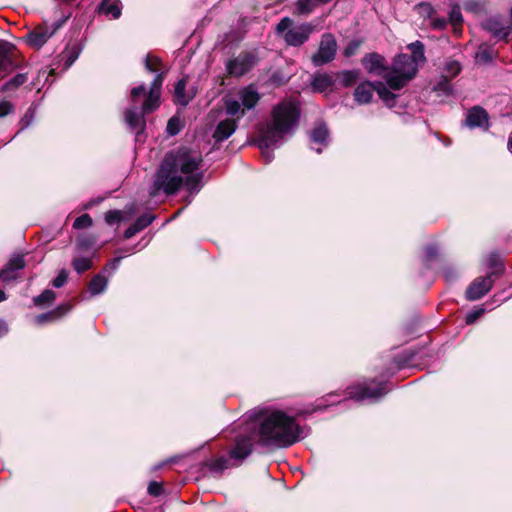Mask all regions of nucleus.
<instances>
[{
    "label": "nucleus",
    "instance_id": "obj_1",
    "mask_svg": "<svg viewBox=\"0 0 512 512\" xmlns=\"http://www.w3.org/2000/svg\"><path fill=\"white\" fill-rule=\"evenodd\" d=\"M245 426L235 436L228 450L229 458L219 456L209 462L213 472H222L232 465L241 464L253 450L257 440L267 447L286 448L300 441L302 428L295 418L280 410L252 412L244 420Z\"/></svg>",
    "mask_w": 512,
    "mask_h": 512
},
{
    "label": "nucleus",
    "instance_id": "obj_2",
    "mask_svg": "<svg viewBox=\"0 0 512 512\" xmlns=\"http://www.w3.org/2000/svg\"><path fill=\"white\" fill-rule=\"evenodd\" d=\"M201 162V155L186 147L167 153L155 174L150 195L156 196L161 190L168 195L174 194L183 183L189 191H198L203 173L196 171Z\"/></svg>",
    "mask_w": 512,
    "mask_h": 512
},
{
    "label": "nucleus",
    "instance_id": "obj_3",
    "mask_svg": "<svg viewBox=\"0 0 512 512\" xmlns=\"http://www.w3.org/2000/svg\"><path fill=\"white\" fill-rule=\"evenodd\" d=\"M299 117L300 111L292 102L284 101L274 107L271 122L260 132L257 139V146L265 163H270L274 157L270 148L279 147L283 143L284 137L297 126Z\"/></svg>",
    "mask_w": 512,
    "mask_h": 512
},
{
    "label": "nucleus",
    "instance_id": "obj_4",
    "mask_svg": "<svg viewBox=\"0 0 512 512\" xmlns=\"http://www.w3.org/2000/svg\"><path fill=\"white\" fill-rule=\"evenodd\" d=\"M165 78L164 72H157L147 93L144 84L134 87L130 91V99L133 106L126 110L125 121L137 136L143 131L145 120L143 114L155 111L160 105L161 88Z\"/></svg>",
    "mask_w": 512,
    "mask_h": 512
},
{
    "label": "nucleus",
    "instance_id": "obj_5",
    "mask_svg": "<svg viewBox=\"0 0 512 512\" xmlns=\"http://www.w3.org/2000/svg\"><path fill=\"white\" fill-rule=\"evenodd\" d=\"M293 21L289 17H284L276 26V32L283 35L285 42L290 46H300L304 44L313 32L310 24H301L292 27Z\"/></svg>",
    "mask_w": 512,
    "mask_h": 512
},
{
    "label": "nucleus",
    "instance_id": "obj_6",
    "mask_svg": "<svg viewBox=\"0 0 512 512\" xmlns=\"http://www.w3.org/2000/svg\"><path fill=\"white\" fill-rule=\"evenodd\" d=\"M258 54L255 50L242 51L225 63L226 72L231 77H242L249 73L258 63Z\"/></svg>",
    "mask_w": 512,
    "mask_h": 512
},
{
    "label": "nucleus",
    "instance_id": "obj_7",
    "mask_svg": "<svg viewBox=\"0 0 512 512\" xmlns=\"http://www.w3.org/2000/svg\"><path fill=\"white\" fill-rule=\"evenodd\" d=\"M388 391L389 389L387 388L386 382H377L376 380H371L370 382H365L361 385L350 387L348 394L349 398L356 401H362L365 399L376 401L384 396Z\"/></svg>",
    "mask_w": 512,
    "mask_h": 512
},
{
    "label": "nucleus",
    "instance_id": "obj_8",
    "mask_svg": "<svg viewBox=\"0 0 512 512\" xmlns=\"http://www.w3.org/2000/svg\"><path fill=\"white\" fill-rule=\"evenodd\" d=\"M71 16V13L63 15L62 18L52 24L51 27L46 25L37 26L30 31L26 36V42L29 46L34 48L42 47L48 39L65 23Z\"/></svg>",
    "mask_w": 512,
    "mask_h": 512
},
{
    "label": "nucleus",
    "instance_id": "obj_9",
    "mask_svg": "<svg viewBox=\"0 0 512 512\" xmlns=\"http://www.w3.org/2000/svg\"><path fill=\"white\" fill-rule=\"evenodd\" d=\"M337 43L335 37L326 33L322 36L318 51L312 56L315 66H322L335 58Z\"/></svg>",
    "mask_w": 512,
    "mask_h": 512
},
{
    "label": "nucleus",
    "instance_id": "obj_10",
    "mask_svg": "<svg viewBox=\"0 0 512 512\" xmlns=\"http://www.w3.org/2000/svg\"><path fill=\"white\" fill-rule=\"evenodd\" d=\"M482 27L498 40L507 41L511 33V27L505 23L501 15H493L487 18L482 23Z\"/></svg>",
    "mask_w": 512,
    "mask_h": 512
},
{
    "label": "nucleus",
    "instance_id": "obj_11",
    "mask_svg": "<svg viewBox=\"0 0 512 512\" xmlns=\"http://www.w3.org/2000/svg\"><path fill=\"white\" fill-rule=\"evenodd\" d=\"M494 279L491 275L476 278L466 290V298L475 301L486 295L492 288Z\"/></svg>",
    "mask_w": 512,
    "mask_h": 512
},
{
    "label": "nucleus",
    "instance_id": "obj_12",
    "mask_svg": "<svg viewBox=\"0 0 512 512\" xmlns=\"http://www.w3.org/2000/svg\"><path fill=\"white\" fill-rule=\"evenodd\" d=\"M392 69L408 78H414L418 71V65L410 55L400 54L395 58Z\"/></svg>",
    "mask_w": 512,
    "mask_h": 512
},
{
    "label": "nucleus",
    "instance_id": "obj_13",
    "mask_svg": "<svg viewBox=\"0 0 512 512\" xmlns=\"http://www.w3.org/2000/svg\"><path fill=\"white\" fill-rule=\"evenodd\" d=\"M25 267V261L22 255L13 256L7 264L0 270V280L9 282L17 279V271Z\"/></svg>",
    "mask_w": 512,
    "mask_h": 512
},
{
    "label": "nucleus",
    "instance_id": "obj_14",
    "mask_svg": "<svg viewBox=\"0 0 512 512\" xmlns=\"http://www.w3.org/2000/svg\"><path fill=\"white\" fill-rule=\"evenodd\" d=\"M466 124L470 128H484L488 129L489 127V116L485 109L479 106H475L471 108L466 117Z\"/></svg>",
    "mask_w": 512,
    "mask_h": 512
},
{
    "label": "nucleus",
    "instance_id": "obj_15",
    "mask_svg": "<svg viewBox=\"0 0 512 512\" xmlns=\"http://www.w3.org/2000/svg\"><path fill=\"white\" fill-rule=\"evenodd\" d=\"M239 101L246 110L253 109L261 99V95L253 84H249L238 92Z\"/></svg>",
    "mask_w": 512,
    "mask_h": 512
},
{
    "label": "nucleus",
    "instance_id": "obj_16",
    "mask_svg": "<svg viewBox=\"0 0 512 512\" xmlns=\"http://www.w3.org/2000/svg\"><path fill=\"white\" fill-rule=\"evenodd\" d=\"M362 64L370 74L382 76L387 68L384 65V58L377 53H370L362 59Z\"/></svg>",
    "mask_w": 512,
    "mask_h": 512
},
{
    "label": "nucleus",
    "instance_id": "obj_17",
    "mask_svg": "<svg viewBox=\"0 0 512 512\" xmlns=\"http://www.w3.org/2000/svg\"><path fill=\"white\" fill-rule=\"evenodd\" d=\"M9 52V43L0 41V79L6 77L16 68V65Z\"/></svg>",
    "mask_w": 512,
    "mask_h": 512
},
{
    "label": "nucleus",
    "instance_id": "obj_18",
    "mask_svg": "<svg viewBox=\"0 0 512 512\" xmlns=\"http://www.w3.org/2000/svg\"><path fill=\"white\" fill-rule=\"evenodd\" d=\"M375 91L376 82L373 83L370 81H363L359 83L355 88L354 99L360 105L368 104L371 101Z\"/></svg>",
    "mask_w": 512,
    "mask_h": 512
},
{
    "label": "nucleus",
    "instance_id": "obj_19",
    "mask_svg": "<svg viewBox=\"0 0 512 512\" xmlns=\"http://www.w3.org/2000/svg\"><path fill=\"white\" fill-rule=\"evenodd\" d=\"M237 121L235 119L227 118L218 123L213 133V138L216 142H222L228 139L236 130Z\"/></svg>",
    "mask_w": 512,
    "mask_h": 512
},
{
    "label": "nucleus",
    "instance_id": "obj_20",
    "mask_svg": "<svg viewBox=\"0 0 512 512\" xmlns=\"http://www.w3.org/2000/svg\"><path fill=\"white\" fill-rule=\"evenodd\" d=\"M72 309L70 304H62L56 307L54 310H51L46 313L39 314L35 317V322L37 324H44L49 321H53L59 319L64 314L68 313Z\"/></svg>",
    "mask_w": 512,
    "mask_h": 512
},
{
    "label": "nucleus",
    "instance_id": "obj_21",
    "mask_svg": "<svg viewBox=\"0 0 512 512\" xmlns=\"http://www.w3.org/2000/svg\"><path fill=\"white\" fill-rule=\"evenodd\" d=\"M382 77L385 79L389 88L393 90H400L412 79L400 73H396L393 69H391V71H386Z\"/></svg>",
    "mask_w": 512,
    "mask_h": 512
},
{
    "label": "nucleus",
    "instance_id": "obj_22",
    "mask_svg": "<svg viewBox=\"0 0 512 512\" xmlns=\"http://www.w3.org/2000/svg\"><path fill=\"white\" fill-rule=\"evenodd\" d=\"M329 131L324 123H319L310 133V141L322 147L328 145Z\"/></svg>",
    "mask_w": 512,
    "mask_h": 512
},
{
    "label": "nucleus",
    "instance_id": "obj_23",
    "mask_svg": "<svg viewBox=\"0 0 512 512\" xmlns=\"http://www.w3.org/2000/svg\"><path fill=\"white\" fill-rule=\"evenodd\" d=\"M497 56V51L489 45L482 44L476 52V61L481 64H492Z\"/></svg>",
    "mask_w": 512,
    "mask_h": 512
},
{
    "label": "nucleus",
    "instance_id": "obj_24",
    "mask_svg": "<svg viewBox=\"0 0 512 512\" xmlns=\"http://www.w3.org/2000/svg\"><path fill=\"white\" fill-rule=\"evenodd\" d=\"M107 285L108 278L102 273H99L91 279L88 285V291L92 296H96L102 294L106 290Z\"/></svg>",
    "mask_w": 512,
    "mask_h": 512
},
{
    "label": "nucleus",
    "instance_id": "obj_25",
    "mask_svg": "<svg viewBox=\"0 0 512 512\" xmlns=\"http://www.w3.org/2000/svg\"><path fill=\"white\" fill-rule=\"evenodd\" d=\"M311 85L314 91L325 92L333 85V79L326 73H319L314 76Z\"/></svg>",
    "mask_w": 512,
    "mask_h": 512
},
{
    "label": "nucleus",
    "instance_id": "obj_26",
    "mask_svg": "<svg viewBox=\"0 0 512 512\" xmlns=\"http://www.w3.org/2000/svg\"><path fill=\"white\" fill-rule=\"evenodd\" d=\"M224 105L226 114L230 117H237V119H240L245 114L246 109H244L239 99H225Z\"/></svg>",
    "mask_w": 512,
    "mask_h": 512
},
{
    "label": "nucleus",
    "instance_id": "obj_27",
    "mask_svg": "<svg viewBox=\"0 0 512 512\" xmlns=\"http://www.w3.org/2000/svg\"><path fill=\"white\" fill-rule=\"evenodd\" d=\"M99 11L107 16H111L113 19H118L121 16V2L120 0H108L106 5H104L102 0L99 5Z\"/></svg>",
    "mask_w": 512,
    "mask_h": 512
},
{
    "label": "nucleus",
    "instance_id": "obj_28",
    "mask_svg": "<svg viewBox=\"0 0 512 512\" xmlns=\"http://www.w3.org/2000/svg\"><path fill=\"white\" fill-rule=\"evenodd\" d=\"M185 89H186V80L184 78H182L177 81V83L175 84V87H174L175 102L182 106H186L192 99V97L190 95H187L185 93Z\"/></svg>",
    "mask_w": 512,
    "mask_h": 512
},
{
    "label": "nucleus",
    "instance_id": "obj_29",
    "mask_svg": "<svg viewBox=\"0 0 512 512\" xmlns=\"http://www.w3.org/2000/svg\"><path fill=\"white\" fill-rule=\"evenodd\" d=\"M461 70L462 66L460 62L454 59H447L444 63L441 76L452 80L461 72Z\"/></svg>",
    "mask_w": 512,
    "mask_h": 512
},
{
    "label": "nucleus",
    "instance_id": "obj_30",
    "mask_svg": "<svg viewBox=\"0 0 512 512\" xmlns=\"http://www.w3.org/2000/svg\"><path fill=\"white\" fill-rule=\"evenodd\" d=\"M376 92L388 107L394 106L396 95L392 93L383 82H376Z\"/></svg>",
    "mask_w": 512,
    "mask_h": 512
},
{
    "label": "nucleus",
    "instance_id": "obj_31",
    "mask_svg": "<svg viewBox=\"0 0 512 512\" xmlns=\"http://www.w3.org/2000/svg\"><path fill=\"white\" fill-rule=\"evenodd\" d=\"M26 73H18L6 83H4L1 87V92H10L16 90L18 87L23 85L27 81Z\"/></svg>",
    "mask_w": 512,
    "mask_h": 512
},
{
    "label": "nucleus",
    "instance_id": "obj_32",
    "mask_svg": "<svg viewBox=\"0 0 512 512\" xmlns=\"http://www.w3.org/2000/svg\"><path fill=\"white\" fill-rule=\"evenodd\" d=\"M463 8L467 12L480 14L486 10L485 0H464Z\"/></svg>",
    "mask_w": 512,
    "mask_h": 512
},
{
    "label": "nucleus",
    "instance_id": "obj_33",
    "mask_svg": "<svg viewBox=\"0 0 512 512\" xmlns=\"http://www.w3.org/2000/svg\"><path fill=\"white\" fill-rule=\"evenodd\" d=\"M408 49L411 51L412 55L410 56L413 58L415 63L418 65L419 62L425 61V55H424V45L420 41L412 42L408 45Z\"/></svg>",
    "mask_w": 512,
    "mask_h": 512
},
{
    "label": "nucleus",
    "instance_id": "obj_34",
    "mask_svg": "<svg viewBox=\"0 0 512 512\" xmlns=\"http://www.w3.org/2000/svg\"><path fill=\"white\" fill-rule=\"evenodd\" d=\"M451 79L447 77H440V80L433 86V91L437 92L438 95L448 96L453 91Z\"/></svg>",
    "mask_w": 512,
    "mask_h": 512
},
{
    "label": "nucleus",
    "instance_id": "obj_35",
    "mask_svg": "<svg viewBox=\"0 0 512 512\" xmlns=\"http://www.w3.org/2000/svg\"><path fill=\"white\" fill-rule=\"evenodd\" d=\"M72 267L78 274H82L92 268V259L89 257L74 258Z\"/></svg>",
    "mask_w": 512,
    "mask_h": 512
},
{
    "label": "nucleus",
    "instance_id": "obj_36",
    "mask_svg": "<svg viewBox=\"0 0 512 512\" xmlns=\"http://www.w3.org/2000/svg\"><path fill=\"white\" fill-rule=\"evenodd\" d=\"M360 72L358 70H347L340 74V83L344 87H350L354 85L359 79Z\"/></svg>",
    "mask_w": 512,
    "mask_h": 512
},
{
    "label": "nucleus",
    "instance_id": "obj_37",
    "mask_svg": "<svg viewBox=\"0 0 512 512\" xmlns=\"http://www.w3.org/2000/svg\"><path fill=\"white\" fill-rule=\"evenodd\" d=\"M56 298V293L53 290L46 289L40 295L33 298L35 306H43L52 303Z\"/></svg>",
    "mask_w": 512,
    "mask_h": 512
},
{
    "label": "nucleus",
    "instance_id": "obj_38",
    "mask_svg": "<svg viewBox=\"0 0 512 512\" xmlns=\"http://www.w3.org/2000/svg\"><path fill=\"white\" fill-rule=\"evenodd\" d=\"M415 9L417 10V13L424 19L431 20L435 14V10L432 7V5L427 2L419 3L418 5H416Z\"/></svg>",
    "mask_w": 512,
    "mask_h": 512
},
{
    "label": "nucleus",
    "instance_id": "obj_39",
    "mask_svg": "<svg viewBox=\"0 0 512 512\" xmlns=\"http://www.w3.org/2000/svg\"><path fill=\"white\" fill-rule=\"evenodd\" d=\"M488 265L493 269L488 275L493 276L499 274L502 271V260L499 255L492 253L488 259Z\"/></svg>",
    "mask_w": 512,
    "mask_h": 512
},
{
    "label": "nucleus",
    "instance_id": "obj_40",
    "mask_svg": "<svg viewBox=\"0 0 512 512\" xmlns=\"http://www.w3.org/2000/svg\"><path fill=\"white\" fill-rule=\"evenodd\" d=\"M316 0H298L296 4V11L298 14H309L313 11Z\"/></svg>",
    "mask_w": 512,
    "mask_h": 512
},
{
    "label": "nucleus",
    "instance_id": "obj_41",
    "mask_svg": "<svg viewBox=\"0 0 512 512\" xmlns=\"http://www.w3.org/2000/svg\"><path fill=\"white\" fill-rule=\"evenodd\" d=\"M92 224H93V221H92V218L90 217V215L83 214V215L79 216L78 218H76V220L73 223V228L77 229V230L89 228L92 226Z\"/></svg>",
    "mask_w": 512,
    "mask_h": 512
},
{
    "label": "nucleus",
    "instance_id": "obj_42",
    "mask_svg": "<svg viewBox=\"0 0 512 512\" xmlns=\"http://www.w3.org/2000/svg\"><path fill=\"white\" fill-rule=\"evenodd\" d=\"M161 61L156 56L147 55L145 58V68L149 72L157 73L159 72Z\"/></svg>",
    "mask_w": 512,
    "mask_h": 512
},
{
    "label": "nucleus",
    "instance_id": "obj_43",
    "mask_svg": "<svg viewBox=\"0 0 512 512\" xmlns=\"http://www.w3.org/2000/svg\"><path fill=\"white\" fill-rule=\"evenodd\" d=\"M449 22L453 26L460 25L463 22L461 9L459 5H454L449 13Z\"/></svg>",
    "mask_w": 512,
    "mask_h": 512
},
{
    "label": "nucleus",
    "instance_id": "obj_44",
    "mask_svg": "<svg viewBox=\"0 0 512 512\" xmlns=\"http://www.w3.org/2000/svg\"><path fill=\"white\" fill-rule=\"evenodd\" d=\"M181 130V121L177 117H172L169 119L166 127V131L169 135L174 136L177 135Z\"/></svg>",
    "mask_w": 512,
    "mask_h": 512
},
{
    "label": "nucleus",
    "instance_id": "obj_45",
    "mask_svg": "<svg viewBox=\"0 0 512 512\" xmlns=\"http://www.w3.org/2000/svg\"><path fill=\"white\" fill-rule=\"evenodd\" d=\"M122 220V212L119 210H110L105 213V222L108 225H114Z\"/></svg>",
    "mask_w": 512,
    "mask_h": 512
},
{
    "label": "nucleus",
    "instance_id": "obj_46",
    "mask_svg": "<svg viewBox=\"0 0 512 512\" xmlns=\"http://www.w3.org/2000/svg\"><path fill=\"white\" fill-rule=\"evenodd\" d=\"M155 219V216L149 213L143 214L139 216L136 221L135 225L140 228V230H143L147 226H149L153 220Z\"/></svg>",
    "mask_w": 512,
    "mask_h": 512
},
{
    "label": "nucleus",
    "instance_id": "obj_47",
    "mask_svg": "<svg viewBox=\"0 0 512 512\" xmlns=\"http://www.w3.org/2000/svg\"><path fill=\"white\" fill-rule=\"evenodd\" d=\"M148 494L154 497H158L163 494L164 489L162 483L157 481H151L147 488Z\"/></svg>",
    "mask_w": 512,
    "mask_h": 512
},
{
    "label": "nucleus",
    "instance_id": "obj_48",
    "mask_svg": "<svg viewBox=\"0 0 512 512\" xmlns=\"http://www.w3.org/2000/svg\"><path fill=\"white\" fill-rule=\"evenodd\" d=\"M67 279H68V272L65 270V269H62L57 277H55L53 280H52V285L55 287V288H61L65 285V283L67 282Z\"/></svg>",
    "mask_w": 512,
    "mask_h": 512
},
{
    "label": "nucleus",
    "instance_id": "obj_49",
    "mask_svg": "<svg viewBox=\"0 0 512 512\" xmlns=\"http://www.w3.org/2000/svg\"><path fill=\"white\" fill-rule=\"evenodd\" d=\"M14 111V105L10 101H0V118L5 117Z\"/></svg>",
    "mask_w": 512,
    "mask_h": 512
},
{
    "label": "nucleus",
    "instance_id": "obj_50",
    "mask_svg": "<svg viewBox=\"0 0 512 512\" xmlns=\"http://www.w3.org/2000/svg\"><path fill=\"white\" fill-rule=\"evenodd\" d=\"M447 20L443 17H432V19L430 20V25L432 26L433 29H436V30H443L446 28L447 26Z\"/></svg>",
    "mask_w": 512,
    "mask_h": 512
},
{
    "label": "nucleus",
    "instance_id": "obj_51",
    "mask_svg": "<svg viewBox=\"0 0 512 512\" xmlns=\"http://www.w3.org/2000/svg\"><path fill=\"white\" fill-rule=\"evenodd\" d=\"M33 119H34V111L30 108V109H28V111L25 113V115L23 116V118L20 121L21 130L27 128L32 123Z\"/></svg>",
    "mask_w": 512,
    "mask_h": 512
},
{
    "label": "nucleus",
    "instance_id": "obj_52",
    "mask_svg": "<svg viewBox=\"0 0 512 512\" xmlns=\"http://www.w3.org/2000/svg\"><path fill=\"white\" fill-rule=\"evenodd\" d=\"M483 313H484V309L483 308H479V309H475L473 311H470L466 315V323L467 324L474 323Z\"/></svg>",
    "mask_w": 512,
    "mask_h": 512
},
{
    "label": "nucleus",
    "instance_id": "obj_53",
    "mask_svg": "<svg viewBox=\"0 0 512 512\" xmlns=\"http://www.w3.org/2000/svg\"><path fill=\"white\" fill-rule=\"evenodd\" d=\"M359 45H360V44H359V42H357V41H351V42L346 46V48H345V50H344V55H345L346 57H349V56L353 55V54L357 51V49L359 48Z\"/></svg>",
    "mask_w": 512,
    "mask_h": 512
},
{
    "label": "nucleus",
    "instance_id": "obj_54",
    "mask_svg": "<svg viewBox=\"0 0 512 512\" xmlns=\"http://www.w3.org/2000/svg\"><path fill=\"white\" fill-rule=\"evenodd\" d=\"M437 247L435 245H428L425 248V259L431 261L437 255Z\"/></svg>",
    "mask_w": 512,
    "mask_h": 512
},
{
    "label": "nucleus",
    "instance_id": "obj_55",
    "mask_svg": "<svg viewBox=\"0 0 512 512\" xmlns=\"http://www.w3.org/2000/svg\"><path fill=\"white\" fill-rule=\"evenodd\" d=\"M141 230L139 227H137L135 225V222L130 225L124 232V238L125 239H130L132 238L134 235H136L137 233H139Z\"/></svg>",
    "mask_w": 512,
    "mask_h": 512
},
{
    "label": "nucleus",
    "instance_id": "obj_56",
    "mask_svg": "<svg viewBox=\"0 0 512 512\" xmlns=\"http://www.w3.org/2000/svg\"><path fill=\"white\" fill-rule=\"evenodd\" d=\"M93 245V241L89 240V239H80L78 241V246L81 248V249H88L90 246Z\"/></svg>",
    "mask_w": 512,
    "mask_h": 512
},
{
    "label": "nucleus",
    "instance_id": "obj_57",
    "mask_svg": "<svg viewBox=\"0 0 512 512\" xmlns=\"http://www.w3.org/2000/svg\"><path fill=\"white\" fill-rule=\"evenodd\" d=\"M120 261H121V257H117V258L113 259V260L108 264V266H107V267H109L112 271H115V270L118 268Z\"/></svg>",
    "mask_w": 512,
    "mask_h": 512
},
{
    "label": "nucleus",
    "instance_id": "obj_58",
    "mask_svg": "<svg viewBox=\"0 0 512 512\" xmlns=\"http://www.w3.org/2000/svg\"><path fill=\"white\" fill-rule=\"evenodd\" d=\"M8 332V327L3 320H0V337L4 336Z\"/></svg>",
    "mask_w": 512,
    "mask_h": 512
},
{
    "label": "nucleus",
    "instance_id": "obj_59",
    "mask_svg": "<svg viewBox=\"0 0 512 512\" xmlns=\"http://www.w3.org/2000/svg\"><path fill=\"white\" fill-rule=\"evenodd\" d=\"M444 276H445V279L447 281H452L453 280V275H452V273L449 270H446L444 272Z\"/></svg>",
    "mask_w": 512,
    "mask_h": 512
},
{
    "label": "nucleus",
    "instance_id": "obj_60",
    "mask_svg": "<svg viewBox=\"0 0 512 512\" xmlns=\"http://www.w3.org/2000/svg\"><path fill=\"white\" fill-rule=\"evenodd\" d=\"M507 148H508L509 152L512 154V133L510 134V136L508 138Z\"/></svg>",
    "mask_w": 512,
    "mask_h": 512
},
{
    "label": "nucleus",
    "instance_id": "obj_61",
    "mask_svg": "<svg viewBox=\"0 0 512 512\" xmlns=\"http://www.w3.org/2000/svg\"><path fill=\"white\" fill-rule=\"evenodd\" d=\"M6 299V294L3 290L0 289V302Z\"/></svg>",
    "mask_w": 512,
    "mask_h": 512
},
{
    "label": "nucleus",
    "instance_id": "obj_62",
    "mask_svg": "<svg viewBox=\"0 0 512 512\" xmlns=\"http://www.w3.org/2000/svg\"><path fill=\"white\" fill-rule=\"evenodd\" d=\"M95 203H96V201H90V202H88V203L85 205V209H89V208H91Z\"/></svg>",
    "mask_w": 512,
    "mask_h": 512
},
{
    "label": "nucleus",
    "instance_id": "obj_63",
    "mask_svg": "<svg viewBox=\"0 0 512 512\" xmlns=\"http://www.w3.org/2000/svg\"><path fill=\"white\" fill-rule=\"evenodd\" d=\"M311 149L315 150L317 153H321L322 152V148L321 147L311 146Z\"/></svg>",
    "mask_w": 512,
    "mask_h": 512
},
{
    "label": "nucleus",
    "instance_id": "obj_64",
    "mask_svg": "<svg viewBox=\"0 0 512 512\" xmlns=\"http://www.w3.org/2000/svg\"><path fill=\"white\" fill-rule=\"evenodd\" d=\"M76 57H77V56L73 57V58L70 60V63H69V64H71L72 62H74V60H75V58H76Z\"/></svg>",
    "mask_w": 512,
    "mask_h": 512
}]
</instances>
